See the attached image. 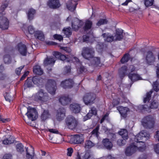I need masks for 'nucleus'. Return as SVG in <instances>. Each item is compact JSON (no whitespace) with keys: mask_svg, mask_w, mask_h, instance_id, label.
I'll use <instances>...</instances> for the list:
<instances>
[{"mask_svg":"<svg viewBox=\"0 0 159 159\" xmlns=\"http://www.w3.org/2000/svg\"><path fill=\"white\" fill-rule=\"evenodd\" d=\"M14 140L12 139L11 136L8 139L7 138L6 139L3 140L2 141L3 143L4 144H10L14 143Z\"/></svg>","mask_w":159,"mask_h":159,"instance_id":"nucleus-37","label":"nucleus"},{"mask_svg":"<svg viewBox=\"0 0 159 159\" xmlns=\"http://www.w3.org/2000/svg\"><path fill=\"white\" fill-rule=\"evenodd\" d=\"M96 144L90 140L86 141L85 142L84 147L86 149H90L94 146Z\"/></svg>","mask_w":159,"mask_h":159,"instance_id":"nucleus-34","label":"nucleus"},{"mask_svg":"<svg viewBox=\"0 0 159 159\" xmlns=\"http://www.w3.org/2000/svg\"><path fill=\"white\" fill-rule=\"evenodd\" d=\"M93 116V115L89 111L86 115L83 118V121H85L88 119H90Z\"/></svg>","mask_w":159,"mask_h":159,"instance_id":"nucleus-52","label":"nucleus"},{"mask_svg":"<svg viewBox=\"0 0 159 159\" xmlns=\"http://www.w3.org/2000/svg\"><path fill=\"white\" fill-rule=\"evenodd\" d=\"M102 143L104 147L107 149L110 150L112 147V144L108 139H104Z\"/></svg>","mask_w":159,"mask_h":159,"instance_id":"nucleus-21","label":"nucleus"},{"mask_svg":"<svg viewBox=\"0 0 159 159\" xmlns=\"http://www.w3.org/2000/svg\"><path fill=\"white\" fill-rule=\"evenodd\" d=\"M83 22L77 18L75 19L72 23V28L75 30H77L83 25Z\"/></svg>","mask_w":159,"mask_h":159,"instance_id":"nucleus-14","label":"nucleus"},{"mask_svg":"<svg viewBox=\"0 0 159 159\" xmlns=\"http://www.w3.org/2000/svg\"><path fill=\"white\" fill-rule=\"evenodd\" d=\"M35 13L36 11L34 9L32 8L30 9L27 13L28 19L30 20H33Z\"/></svg>","mask_w":159,"mask_h":159,"instance_id":"nucleus-25","label":"nucleus"},{"mask_svg":"<svg viewBox=\"0 0 159 159\" xmlns=\"http://www.w3.org/2000/svg\"><path fill=\"white\" fill-rule=\"evenodd\" d=\"M154 123L153 118L150 116H145L142 120V125L144 128L147 129H151L153 128Z\"/></svg>","mask_w":159,"mask_h":159,"instance_id":"nucleus-4","label":"nucleus"},{"mask_svg":"<svg viewBox=\"0 0 159 159\" xmlns=\"http://www.w3.org/2000/svg\"><path fill=\"white\" fill-rule=\"evenodd\" d=\"M85 97L88 99H95L96 95L93 93H88L86 94Z\"/></svg>","mask_w":159,"mask_h":159,"instance_id":"nucleus-44","label":"nucleus"},{"mask_svg":"<svg viewBox=\"0 0 159 159\" xmlns=\"http://www.w3.org/2000/svg\"><path fill=\"white\" fill-rule=\"evenodd\" d=\"M56 85L55 81L52 80H49L46 85V89L51 94H54L56 89Z\"/></svg>","mask_w":159,"mask_h":159,"instance_id":"nucleus-8","label":"nucleus"},{"mask_svg":"<svg viewBox=\"0 0 159 159\" xmlns=\"http://www.w3.org/2000/svg\"><path fill=\"white\" fill-rule=\"evenodd\" d=\"M107 21L106 19H100L97 23V25L98 26H100L107 23Z\"/></svg>","mask_w":159,"mask_h":159,"instance_id":"nucleus-50","label":"nucleus"},{"mask_svg":"<svg viewBox=\"0 0 159 159\" xmlns=\"http://www.w3.org/2000/svg\"><path fill=\"white\" fill-rule=\"evenodd\" d=\"M123 30L117 29L116 30V34L114 36L115 41L120 40L123 38Z\"/></svg>","mask_w":159,"mask_h":159,"instance_id":"nucleus-20","label":"nucleus"},{"mask_svg":"<svg viewBox=\"0 0 159 159\" xmlns=\"http://www.w3.org/2000/svg\"><path fill=\"white\" fill-rule=\"evenodd\" d=\"M3 12L0 13V28L3 30L7 29L9 25V21Z\"/></svg>","mask_w":159,"mask_h":159,"instance_id":"nucleus-5","label":"nucleus"},{"mask_svg":"<svg viewBox=\"0 0 159 159\" xmlns=\"http://www.w3.org/2000/svg\"><path fill=\"white\" fill-rule=\"evenodd\" d=\"M28 30L29 33L30 34H33L35 33L34 29L32 26H30L28 28Z\"/></svg>","mask_w":159,"mask_h":159,"instance_id":"nucleus-57","label":"nucleus"},{"mask_svg":"<svg viewBox=\"0 0 159 159\" xmlns=\"http://www.w3.org/2000/svg\"><path fill=\"white\" fill-rule=\"evenodd\" d=\"M144 4L147 7L152 6L154 2V0H144Z\"/></svg>","mask_w":159,"mask_h":159,"instance_id":"nucleus-49","label":"nucleus"},{"mask_svg":"<svg viewBox=\"0 0 159 159\" xmlns=\"http://www.w3.org/2000/svg\"><path fill=\"white\" fill-rule=\"evenodd\" d=\"M141 110L144 111H147L148 109H149V107L146 105H142L140 107Z\"/></svg>","mask_w":159,"mask_h":159,"instance_id":"nucleus-63","label":"nucleus"},{"mask_svg":"<svg viewBox=\"0 0 159 159\" xmlns=\"http://www.w3.org/2000/svg\"><path fill=\"white\" fill-rule=\"evenodd\" d=\"M95 53V50L93 48L85 47L82 49L81 54L84 58L90 60L94 57Z\"/></svg>","mask_w":159,"mask_h":159,"instance_id":"nucleus-2","label":"nucleus"},{"mask_svg":"<svg viewBox=\"0 0 159 159\" xmlns=\"http://www.w3.org/2000/svg\"><path fill=\"white\" fill-rule=\"evenodd\" d=\"M16 148L18 152H20L24 151L23 146L21 143H19L16 145Z\"/></svg>","mask_w":159,"mask_h":159,"instance_id":"nucleus-47","label":"nucleus"},{"mask_svg":"<svg viewBox=\"0 0 159 159\" xmlns=\"http://www.w3.org/2000/svg\"><path fill=\"white\" fill-rule=\"evenodd\" d=\"M55 61V58L53 57H47L44 61V64L46 66L48 65L53 64Z\"/></svg>","mask_w":159,"mask_h":159,"instance_id":"nucleus-26","label":"nucleus"},{"mask_svg":"<svg viewBox=\"0 0 159 159\" xmlns=\"http://www.w3.org/2000/svg\"><path fill=\"white\" fill-rule=\"evenodd\" d=\"M26 157L27 159H33L34 154V148L33 147L31 146L30 149H29L28 148H26Z\"/></svg>","mask_w":159,"mask_h":159,"instance_id":"nucleus-19","label":"nucleus"},{"mask_svg":"<svg viewBox=\"0 0 159 159\" xmlns=\"http://www.w3.org/2000/svg\"><path fill=\"white\" fill-rule=\"evenodd\" d=\"M94 100H83L85 105L88 106H90L93 104L94 103Z\"/></svg>","mask_w":159,"mask_h":159,"instance_id":"nucleus-53","label":"nucleus"},{"mask_svg":"<svg viewBox=\"0 0 159 159\" xmlns=\"http://www.w3.org/2000/svg\"><path fill=\"white\" fill-rule=\"evenodd\" d=\"M32 81L31 79L28 78L24 84V86L25 88L33 87V85Z\"/></svg>","mask_w":159,"mask_h":159,"instance_id":"nucleus-36","label":"nucleus"},{"mask_svg":"<svg viewBox=\"0 0 159 159\" xmlns=\"http://www.w3.org/2000/svg\"><path fill=\"white\" fill-rule=\"evenodd\" d=\"M154 149L156 153L159 154V143L155 145L154 147Z\"/></svg>","mask_w":159,"mask_h":159,"instance_id":"nucleus-62","label":"nucleus"},{"mask_svg":"<svg viewBox=\"0 0 159 159\" xmlns=\"http://www.w3.org/2000/svg\"><path fill=\"white\" fill-rule=\"evenodd\" d=\"M128 76L129 78L133 82L142 80L140 75L136 73H129L128 74Z\"/></svg>","mask_w":159,"mask_h":159,"instance_id":"nucleus-16","label":"nucleus"},{"mask_svg":"<svg viewBox=\"0 0 159 159\" xmlns=\"http://www.w3.org/2000/svg\"><path fill=\"white\" fill-rule=\"evenodd\" d=\"M132 143L129 146L126 148L125 153L126 156H130L134 153L137 149L139 150V143Z\"/></svg>","mask_w":159,"mask_h":159,"instance_id":"nucleus-7","label":"nucleus"},{"mask_svg":"<svg viewBox=\"0 0 159 159\" xmlns=\"http://www.w3.org/2000/svg\"><path fill=\"white\" fill-rule=\"evenodd\" d=\"M12 156L9 154H5L3 157L2 159H12Z\"/></svg>","mask_w":159,"mask_h":159,"instance_id":"nucleus-64","label":"nucleus"},{"mask_svg":"<svg viewBox=\"0 0 159 159\" xmlns=\"http://www.w3.org/2000/svg\"><path fill=\"white\" fill-rule=\"evenodd\" d=\"M70 107L72 112L75 114L79 113L81 110L80 105L77 103H73L70 104Z\"/></svg>","mask_w":159,"mask_h":159,"instance_id":"nucleus-13","label":"nucleus"},{"mask_svg":"<svg viewBox=\"0 0 159 159\" xmlns=\"http://www.w3.org/2000/svg\"><path fill=\"white\" fill-rule=\"evenodd\" d=\"M119 111L121 116L125 118L127 117V112L129 111V108L127 107H121L119 108Z\"/></svg>","mask_w":159,"mask_h":159,"instance_id":"nucleus-22","label":"nucleus"},{"mask_svg":"<svg viewBox=\"0 0 159 159\" xmlns=\"http://www.w3.org/2000/svg\"><path fill=\"white\" fill-rule=\"evenodd\" d=\"M149 107L152 109L159 108V103L156 100H153L150 104Z\"/></svg>","mask_w":159,"mask_h":159,"instance_id":"nucleus-35","label":"nucleus"},{"mask_svg":"<svg viewBox=\"0 0 159 159\" xmlns=\"http://www.w3.org/2000/svg\"><path fill=\"white\" fill-rule=\"evenodd\" d=\"M92 59V63L93 64L96 66H99L101 65L100 59L99 57L94 56Z\"/></svg>","mask_w":159,"mask_h":159,"instance_id":"nucleus-33","label":"nucleus"},{"mask_svg":"<svg viewBox=\"0 0 159 159\" xmlns=\"http://www.w3.org/2000/svg\"><path fill=\"white\" fill-rule=\"evenodd\" d=\"M89 112L91 113L93 115L96 116L97 114V110L95 107H93L89 111Z\"/></svg>","mask_w":159,"mask_h":159,"instance_id":"nucleus-55","label":"nucleus"},{"mask_svg":"<svg viewBox=\"0 0 159 159\" xmlns=\"http://www.w3.org/2000/svg\"><path fill=\"white\" fill-rule=\"evenodd\" d=\"M29 119L32 121L36 120L38 117V113L35 108L29 107L27 108V112L25 114Z\"/></svg>","mask_w":159,"mask_h":159,"instance_id":"nucleus-6","label":"nucleus"},{"mask_svg":"<svg viewBox=\"0 0 159 159\" xmlns=\"http://www.w3.org/2000/svg\"><path fill=\"white\" fill-rule=\"evenodd\" d=\"M8 5V2L7 1H5V2L2 4V5L1 6L0 9L1 11H2V12L1 13L3 12V13H5L4 11L5 9V8L7 7Z\"/></svg>","mask_w":159,"mask_h":159,"instance_id":"nucleus-46","label":"nucleus"},{"mask_svg":"<svg viewBox=\"0 0 159 159\" xmlns=\"http://www.w3.org/2000/svg\"><path fill=\"white\" fill-rule=\"evenodd\" d=\"M48 5L50 8L53 9L58 8L61 6L59 0H49Z\"/></svg>","mask_w":159,"mask_h":159,"instance_id":"nucleus-15","label":"nucleus"},{"mask_svg":"<svg viewBox=\"0 0 159 159\" xmlns=\"http://www.w3.org/2000/svg\"><path fill=\"white\" fill-rule=\"evenodd\" d=\"M127 68L125 66L122 67L119 70V75L121 78H123L127 72Z\"/></svg>","mask_w":159,"mask_h":159,"instance_id":"nucleus-30","label":"nucleus"},{"mask_svg":"<svg viewBox=\"0 0 159 159\" xmlns=\"http://www.w3.org/2000/svg\"><path fill=\"white\" fill-rule=\"evenodd\" d=\"M150 135L145 131L140 132L135 136L134 141L136 144L139 143V151L143 152L145 150L146 147L145 142L149 138Z\"/></svg>","mask_w":159,"mask_h":159,"instance_id":"nucleus-1","label":"nucleus"},{"mask_svg":"<svg viewBox=\"0 0 159 159\" xmlns=\"http://www.w3.org/2000/svg\"><path fill=\"white\" fill-rule=\"evenodd\" d=\"M73 82L72 80H66L61 83V86L64 88H70L72 87Z\"/></svg>","mask_w":159,"mask_h":159,"instance_id":"nucleus-18","label":"nucleus"},{"mask_svg":"<svg viewBox=\"0 0 159 159\" xmlns=\"http://www.w3.org/2000/svg\"><path fill=\"white\" fill-rule=\"evenodd\" d=\"M66 123L68 128L73 130L77 127L78 121L74 116L69 115L66 119Z\"/></svg>","mask_w":159,"mask_h":159,"instance_id":"nucleus-3","label":"nucleus"},{"mask_svg":"<svg viewBox=\"0 0 159 159\" xmlns=\"http://www.w3.org/2000/svg\"><path fill=\"white\" fill-rule=\"evenodd\" d=\"M50 116V114L49 113L48 110H44L40 116L41 121H45L46 120L49 118Z\"/></svg>","mask_w":159,"mask_h":159,"instance_id":"nucleus-23","label":"nucleus"},{"mask_svg":"<svg viewBox=\"0 0 159 159\" xmlns=\"http://www.w3.org/2000/svg\"><path fill=\"white\" fill-rule=\"evenodd\" d=\"M60 49H62L67 53H70L71 52V49L69 47H61Z\"/></svg>","mask_w":159,"mask_h":159,"instance_id":"nucleus-60","label":"nucleus"},{"mask_svg":"<svg viewBox=\"0 0 159 159\" xmlns=\"http://www.w3.org/2000/svg\"><path fill=\"white\" fill-rule=\"evenodd\" d=\"M33 97L37 99H45L48 98L47 93H44L43 90L42 89H40L38 92L33 95Z\"/></svg>","mask_w":159,"mask_h":159,"instance_id":"nucleus-11","label":"nucleus"},{"mask_svg":"<svg viewBox=\"0 0 159 159\" xmlns=\"http://www.w3.org/2000/svg\"><path fill=\"white\" fill-rule=\"evenodd\" d=\"M3 60L5 63L8 64L11 61V58L10 55L6 54L4 55Z\"/></svg>","mask_w":159,"mask_h":159,"instance_id":"nucleus-43","label":"nucleus"},{"mask_svg":"<svg viewBox=\"0 0 159 159\" xmlns=\"http://www.w3.org/2000/svg\"><path fill=\"white\" fill-rule=\"evenodd\" d=\"M130 55L129 54H125L121 60V62L122 63L127 62L130 59Z\"/></svg>","mask_w":159,"mask_h":159,"instance_id":"nucleus-39","label":"nucleus"},{"mask_svg":"<svg viewBox=\"0 0 159 159\" xmlns=\"http://www.w3.org/2000/svg\"><path fill=\"white\" fill-rule=\"evenodd\" d=\"M34 36L37 39L41 40H44V35L43 33L40 31H37L34 33Z\"/></svg>","mask_w":159,"mask_h":159,"instance_id":"nucleus-29","label":"nucleus"},{"mask_svg":"<svg viewBox=\"0 0 159 159\" xmlns=\"http://www.w3.org/2000/svg\"><path fill=\"white\" fill-rule=\"evenodd\" d=\"M153 88L156 91H157L159 90V80H157L155 82H154L152 85Z\"/></svg>","mask_w":159,"mask_h":159,"instance_id":"nucleus-42","label":"nucleus"},{"mask_svg":"<svg viewBox=\"0 0 159 159\" xmlns=\"http://www.w3.org/2000/svg\"><path fill=\"white\" fill-rule=\"evenodd\" d=\"M119 134L122 136V139H128L129 137L127 130L125 129H122L119 132Z\"/></svg>","mask_w":159,"mask_h":159,"instance_id":"nucleus-27","label":"nucleus"},{"mask_svg":"<svg viewBox=\"0 0 159 159\" xmlns=\"http://www.w3.org/2000/svg\"><path fill=\"white\" fill-rule=\"evenodd\" d=\"M63 31L67 37H68L71 34L72 32L70 27L64 29H63Z\"/></svg>","mask_w":159,"mask_h":159,"instance_id":"nucleus-41","label":"nucleus"},{"mask_svg":"<svg viewBox=\"0 0 159 159\" xmlns=\"http://www.w3.org/2000/svg\"><path fill=\"white\" fill-rule=\"evenodd\" d=\"M24 66H21L17 68L16 70V73L17 75H19L20 74L21 70L23 68Z\"/></svg>","mask_w":159,"mask_h":159,"instance_id":"nucleus-59","label":"nucleus"},{"mask_svg":"<svg viewBox=\"0 0 159 159\" xmlns=\"http://www.w3.org/2000/svg\"><path fill=\"white\" fill-rule=\"evenodd\" d=\"M33 83L35 84H40L43 82V80L38 76H34L32 79Z\"/></svg>","mask_w":159,"mask_h":159,"instance_id":"nucleus-32","label":"nucleus"},{"mask_svg":"<svg viewBox=\"0 0 159 159\" xmlns=\"http://www.w3.org/2000/svg\"><path fill=\"white\" fill-rule=\"evenodd\" d=\"M108 137L110 138L112 141H115L116 138V135L115 134L112 133H109V134H107Z\"/></svg>","mask_w":159,"mask_h":159,"instance_id":"nucleus-51","label":"nucleus"},{"mask_svg":"<svg viewBox=\"0 0 159 159\" xmlns=\"http://www.w3.org/2000/svg\"><path fill=\"white\" fill-rule=\"evenodd\" d=\"M72 140L73 143H74L80 144L83 142L84 138L83 136L75 135L72 139Z\"/></svg>","mask_w":159,"mask_h":159,"instance_id":"nucleus-17","label":"nucleus"},{"mask_svg":"<svg viewBox=\"0 0 159 159\" xmlns=\"http://www.w3.org/2000/svg\"><path fill=\"white\" fill-rule=\"evenodd\" d=\"M34 73L37 75H41L43 74V71L40 66L37 65L34 67L33 69Z\"/></svg>","mask_w":159,"mask_h":159,"instance_id":"nucleus-28","label":"nucleus"},{"mask_svg":"<svg viewBox=\"0 0 159 159\" xmlns=\"http://www.w3.org/2000/svg\"><path fill=\"white\" fill-rule=\"evenodd\" d=\"M54 38L57 40L61 41L63 40V37L60 35L56 34L54 35Z\"/></svg>","mask_w":159,"mask_h":159,"instance_id":"nucleus-58","label":"nucleus"},{"mask_svg":"<svg viewBox=\"0 0 159 159\" xmlns=\"http://www.w3.org/2000/svg\"><path fill=\"white\" fill-rule=\"evenodd\" d=\"M92 24V22L90 20H87L85 22L84 27L85 30H89L91 28Z\"/></svg>","mask_w":159,"mask_h":159,"instance_id":"nucleus-40","label":"nucleus"},{"mask_svg":"<svg viewBox=\"0 0 159 159\" xmlns=\"http://www.w3.org/2000/svg\"><path fill=\"white\" fill-rule=\"evenodd\" d=\"M71 100H58L59 102L63 106H65L71 103Z\"/></svg>","mask_w":159,"mask_h":159,"instance_id":"nucleus-48","label":"nucleus"},{"mask_svg":"<svg viewBox=\"0 0 159 159\" xmlns=\"http://www.w3.org/2000/svg\"><path fill=\"white\" fill-rule=\"evenodd\" d=\"M73 149L71 148H70L67 149V155L69 156H71L73 152Z\"/></svg>","mask_w":159,"mask_h":159,"instance_id":"nucleus-61","label":"nucleus"},{"mask_svg":"<svg viewBox=\"0 0 159 159\" xmlns=\"http://www.w3.org/2000/svg\"><path fill=\"white\" fill-rule=\"evenodd\" d=\"M66 110L63 107L59 108L57 111L56 118L58 121L63 120L65 116Z\"/></svg>","mask_w":159,"mask_h":159,"instance_id":"nucleus-10","label":"nucleus"},{"mask_svg":"<svg viewBox=\"0 0 159 159\" xmlns=\"http://www.w3.org/2000/svg\"><path fill=\"white\" fill-rule=\"evenodd\" d=\"M153 91L151 90L149 92L146 93V97L144 99H150L151 98L152 94V93Z\"/></svg>","mask_w":159,"mask_h":159,"instance_id":"nucleus-54","label":"nucleus"},{"mask_svg":"<svg viewBox=\"0 0 159 159\" xmlns=\"http://www.w3.org/2000/svg\"><path fill=\"white\" fill-rule=\"evenodd\" d=\"M102 36L105 41L107 42H111L115 41L114 37L109 34L104 33L102 34Z\"/></svg>","mask_w":159,"mask_h":159,"instance_id":"nucleus-24","label":"nucleus"},{"mask_svg":"<svg viewBox=\"0 0 159 159\" xmlns=\"http://www.w3.org/2000/svg\"><path fill=\"white\" fill-rule=\"evenodd\" d=\"M53 55L56 58H58L62 61L65 60L66 58L65 55H62L60 52H54Z\"/></svg>","mask_w":159,"mask_h":159,"instance_id":"nucleus-31","label":"nucleus"},{"mask_svg":"<svg viewBox=\"0 0 159 159\" xmlns=\"http://www.w3.org/2000/svg\"><path fill=\"white\" fill-rule=\"evenodd\" d=\"M144 57L147 64L152 65L155 61L156 59L155 55L151 51H148L145 54Z\"/></svg>","mask_w":159,"mask_h":159,"instance_id":"nucleus-9","label":"nucleus"},{"mask_svg":"<svg viewBox=\"0 0 159 159\" xmlns=\"http://www.w3.org/2000/svg\"><path fill=\"white\" fill-rule=\"evenodd\" d=\"M127 140L123 139H119L117 141V144L119 146H124L126 143Z\"/></svg>","mask_w":159,"mask_h":159,"instance_id":"nucleus-38","label":"nucleus"},{"mask_svg":"<svg viewBox=\"0 0 159 159\" xmlns=\"http://www.w3.org/2000/svg\"><path fill=\"white\" fill-rule=\"evenodd\" d=\"M99 129V126H97L91 132V133L92 135L95 136L96 137L98 138V131Z\"/></svg>","mask_w":159,"mask_h":159,"instance_id":"nucleus-45","label":"nucleus"},{"mask_svg":"<svg viewBox=\"0 0 159 159\" xmlns=\"http://www.w3.org/2000/svg\"><path fill=\"white\" fill-rule=\"evenodd\" d=\"M84 159H94L93 157L91 156L88 152L85 153L84 156Z\"/></svg>","mask_w":159,"mask_h":159,"instance_id":"nucleus-56","label":"nucleus"},{"mask_svg":"<svg viewBox=\"0 0 159 159\" xmlns=\"http://www.w3.org/2000/svg\"><path fill=\"white\" fill-rule=\"evenodd\" d=\"M16 49L17 50L20 54L23 56L26 55L27 50L26 46L22 43H19L16 47Z\"/></svg>","mask_w":159,"mask_h":159,"instance_id":"nucleus-12","label":"nucleus"}]
</instances>
